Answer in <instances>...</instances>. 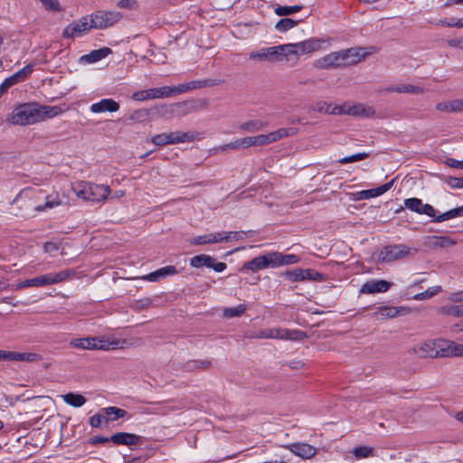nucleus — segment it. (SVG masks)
Returning a JSON list of instances; mask_svg holds the SVG:
<instances>
[{"mask_svg":"<svg viewBox=\"0 0 463 463\" xmlns=\"http://www.w3.org/2000/svg\"><path fill=\"white\" fill-rule=\"evenodd\" d=\"M62 112L59 106L24 103L14 109L7 120L13 125L27 126L52 118Z\"/></svg>","mask_w":463,"mask_h":463,"instance_id":"f257e3e1","label":"nucleus"},{"mask_svg":"<svg viewBox=\"0 0 463 463\" xmlns=\"http://www.w3.org/2000/svg\"><path fill=\"white\" fill-rule=\"evenodd\" d=\"M71 191L78 199L92 203H104L111 194L109 185L83 180L71 183Z\"/></svg>","mask_w":463,"mask_h":463,"instance_id":"f03ea898","label":"nucleus"},{"mask_svg":"<svg viewBox=\"0 0 463 463\" xmlns=\"http://www.w3.org/2000/svg\"><path fill=\"white\" fill-rule=\"evenodd\" d=\"M326 40L311 38L296 43H286L287 62L296 64L300 55L309 54L317 52L323 48Z\"/></svg>","mask_w":463,"mask_h":463,"instance_id":"7ed1b4c3","label":"nucleus"},{"mask_svg":"<svg viewBox=\"0 0 463 463\" xmlns=\"http://www.w3.org/2000/svg\"><path fill=\"white\" fill-rule=\"evenodd\" d=\"M245 237L244 232H210L197 235L189 240V243L194 246L208 245L221 243L230 241H241Z\"/></svg>","mask_w":463,"mask_h":463,"instance_id":"20e7f679","label":"nucleus"},{"mask_svg":"<svg viewBox=\"0 0 463 463\" xmlns=\"http://www.w3.org/2000/svg\"><path fill=\"white\" fill-rule=\"evenodd\" d=\"M417 251L405 244L388 245L379 250L377 259L380 262L389 263L412 257Z\"/></svg>","mask_w":463,"mask_h":463,"instance_id":"39448f33","label":"nucleus"},{"mask_svg":"<svg viewBox=\"0 0 463 463\" xmlns=\"http://www.w3.org/2000/svg\"><path fill=\"white\" fill-rule=\"evenodd\" d=\"M250 60L270 62H287L285 44L261 48L249 54Z\"/></svg>","mask_w":463,"mask_h":463,"instance_id":"423d86ee","label":"nucleus"},{"mask_svg":"<svg viewBox=\"0 0 463 463\" xmlns=\"http://www.w3.org/2000/svg\"><path fill=\"white\" fill-rule=\"evenodd\" d=\"M74 272L71 269H63L55 273H45L32 279L33 288L47 287L68 280Z\"/></svg>","mask_w":463,"mask_h":463,"instance_id":"0eeeda50","label":"nucleus"},{"mask_svg":"<svg viewBox=\"0 0 463 463\" xmlns=\"http://www.w3.org/2000/svg\"><path fill=\"white\" fill-rule=\"evenodd\" d=\"M91 28H94L90 16H83L68 24L63 30L66 38H79L85 35Z\"/></svg>","mask_w":463,"mask_h":463,"instance_id":"6e6552de","label":"nucleus"},{"mask_svg":"<svg viewBox=\"0 0 463 463\" xmlns=\"http://www.w3.org/2000/svg\"><path fill=\"white\" fill-rule=\"evenodd\" d=\"M191 139L192 136L189 133L175 131L155 135L149 140H146V142H150L155 146H162L165 145L184 143Z\"/></svg>","mask_w":463,"mask_h":463,"instance_id":"1a4fd4ad","label":"nucleus"},{"mask_svg":"<svg viewBox=\"0 0 463 463\" xmlns=\"http://www.w3.org/2000/svg\"><path fill=\"white\" fill-rule=\"evenodd\" d=\"M90 17L95 29H105L119 22L122 14L117 11H97Z\"/></svg>","mask_w":463,"mask_h":463,"instance_id":"9d476101","label":"nucleus"},{"mask_svg":"<svg viewBox=\"0 0 463 463\" xmlns=\"http://www.w3.org/2000/svg\"><path fill=\"white\" fill-rule=\"evenodd\" d=\"M296 133L293 128H279L269 134H261L253 137L254 146H261L276 142L283 137L292 136Z\"/></svg>","mask_w":463,"mask_h":463,"instance_id":"9b49d317","label":"nucleus"},{"mask_svg":"<svg viewBox=\"0 0 463 463\" xmlns=\"http://www.w3.org/2000/svg\"><path fill=\"white\" fill-rule=\"evenodd\" d=\"M171 86H164L160 88H153L145 90H138L132 94V99L137 101H144L147 99H163L171 97Z\"/></svg>","mask_w":463,"mask_h":463,"instance_id":"f8f14e48","label":"nucleus"},{"mask_svg":"<svg viewBox=\"0 0 463 463\" xmlns=\"http://www.w3.org/2000/svg\"><path fill=\"white\" fill-rule=\"evenodd\" d=\"M420 214H425L434 218V222H441L447 220L455 219L458 217H463V205L451 209L442 214L436 215V211L432 205L424 203Z\"/></svg>","mask_w":463,"mask_h":463,"instance_id":"ddd939ff","label":"nucleus"},{"mask_svg":"<svg viewBox=\"0 0 463 463\" xmlns=\"http://www.w3.org/2000/svg\"><path fill=\"white\" fill-rule=\"evenodd\" d=\"M190 265L195 269L207 267L213 269L216 272H222L227 267L226 263L217 262L213 257L206 254H200L193 257L190 260Z\"/></svg>","mask_w":463,"mask_h":463,"instance_id":"4468645a","label":"nucleus"},{"mask_svg":"<svg viewBox=\"0 0 463 463\" xmlns=\"http://www.w3.org/2000/svg\"><path fill=\"white\" fill-rule=\"evenodd\" d=\"M439 339H429L419 343L413 347V353L421 358L439 357Z\"/></svg>","mask_w":463,"mask_h":463,"instance_id":"2eb2a0df","label":"nucleus"},{"mask_svg":"<svg viewBox=\"0 0 463 463\" xmlns=\"http://www.w3.org/2000/svg\"><path fill=\"white\" fill-rule=\"evenodd\" d=\"M33 71V65L28 64L24 66L23 69L15 72L14 74L11 75L10 77L6 78L1 84H0V96L3 95L5 92L8 90L11 87L14 85L24 81L29 75L32 74Z\"/></svg>","mask_w":463,"mask_h":463,"instance_id":"dca6fc26","label":"nucleus"},{"mask_svg":"<svg viewBox=\"0 0 463 463\" xmlns=\"http://www.w3.org/2000/svg\"><path fill=\"white\" fill-rule=\"evenodd\" d=\"M439 357H463V344L439 338Z\"/></svg>","mask_w":463,"mask_h":463,"instance_id":"f3484780","label":"nucleus"},{"mask_svg":"<svg viewBox=\"0 0 463 463\" xmlns=\"http://www.w3.org/2000/svg\"><path fill=\"white\" fill-rule=\"evenodd\" d=\"M314 66L317 69L321 70L345 66L342 50L338 52H333L327 55H325L322 58L316 60L314 62Z\"/></svg>","mask_w":463,"mask_h":463,"instance_id":"a211bd4d","label":"nucleus"},{"mask_svg":"<svg viewBox=\"0 0 463 463\" xmlns=\"http://www.w3.org/2000/svg\"><path fill=\"white\" fill-rule=\"evenodd\" d=\"M394 181L395 179H392L379 187L353 193L351 194L350 198L354 201H362L378 197L389 191L392 187Z\"/></svg>","mask_w":463,"mask_h":463,"instance_id":"6ab92c4d","label":"nucleus"},{"mask_svg":"<svg viewBox=\"0 0 463 463\" xmlns=\"http://www.w3.org/2000/svg\"><path fill=\"white\" fill-rule=\"evenodd\" d=\"M268 268H275L273 252L256 257L251 260L247 261L244 263L242 269H248L255 272Z\"/></svg>","mask_w":463,"mask_h":463,"instance_id":"aec40b11","label":"nucleus"},{"mask_svg":"<svg viewBox=\"0 0 463 463\" xmlns=\"http://www.w3.org/2000/svg\"><path fill=\"white\" fill-rule=\"evenodd\" d=\"M284 447L294 455L304 459H309L313 458L317 451V448L304 442L290 443Z\"/></svg>","mask_w":463,"mask_h":463,"instance_id":"412c9836","label":"nucleus"},{"mask_svg":"<svg viewBox=\"0 0 463 463\" xmlns=\"http://www.w3.org/2000/svg\"><path fill=\"white\" fill-rule=\"evenodd\" d=\"M283 276L292 282L302 281L305 279L320 280L322 278V275L320 273L311 269H298L291 271H287L283 274Z\"/></svg>","mask_w":463,"mask_h":463,"instance_id":"4be33fe9","label":"nucleus"},{"mask_svg":"<svg viewBox=\"0 0 463 463\" xmlns=\"http://www.w3.org/2000/svg\"><path fill=\"white\" fill-rule=\"evenodd\" d=\"M345 66L356 64L364 61L370 52L362 47H353L342 50Z\"/></svg>","mask_w":463,"mask_h":463,"instance_id":"5701e85b","label":"nucleus"},{"mask_svg":"<svg viewBox=\"0 0 463 463\" xmlns=\"http://www.w3.org/2000/svg\"><path fill=\"white\" fill-rule=\"evenodd\" d=\"M95 341V350H116L118 348H124L127 341L125 339H118L114 337H93Z\"/></svg>","mask_w":463,"mask_h":463,"instance_id":"b1692460","label":"nucleus"},{"mask_svg":"<svg viewBox=\"0 0 463 463\" xmlns=\"http://www.w3.org/2000/svg\"><path fill=\"white\" fill-rule=\"evenodd\" d=\"M391 283L384 279H371L366 281L360 288L361 294L384 293L391 288Z\"/></svg>","mask_w":463,"mask_h":463,"instance_id":"393cba45","label":"nucleus"},{"mask_svg":"<svg viewBox=\"0 0 463 463\" xmlns=\"http://www.w3.org/2000/svg\"><path fill=\"white\" fill-rule=\"evenodd\" d=\"M37 360H39V355L34 353H20L0 350V361L34 362Z\"/></svg>","mask_w":463,"mask_h":463,"instance_id":"a878e982","label":"nucleus"},{"mask_svg":"<svg viewBox=\"0 0 463 463\" xmlns=\"http://www.w3.org/2000/svg\"><path fill=\"white\" fill-rule=\"evenodd\" d=\"M450 298L452 301L458 302L459 304L444 307L443 312L454 317H463V290L452 294Z\"/></svg>","mask_w":463,"mask_h":463,"instance_id":"bb28decb","label":"nucleus"},{"mask_svg":"<svg viewBox=\"0 0 463 463\" xmlns=\"http://www.w3.org/2000/svg\"><path fill=\"white\" fill-rule=\"evenodd\" d=\"M140 436L128 432H118L110 437V440L114 444L126 446L137 445L140 442Z\"/></svg>","mask_w":463,"mask_h":463,"instance_id":"cd10ccee","label":"nucleus"},{"mask_svg":"<svg viewBox=\"0 0 463 463\" xmlns=\"http://www.w3.org/2000/svg\"><path fill=\"white\" fill-rule=\"evenodd\" d=\"M119 109V104L112 99H103L90 107L92 113L116 112Z\"/></svg>","mask_w":463,"mask_h":463,"instance_id":"c85d7f7f","label":"nucleus"},{"mask_svg":"<svg viewBox=\"0 0 463 463\" xmlns=\"http://www.w3.org/2000/svg\"><path fill=\"white\" fill-rule=\"evenodd\" d=\"M112 52L109 47H103L98 50H94L88 54H84L80 57V62L84 64H91L101 61Z\"/></svg>","mask_w":463,"mask_h":463,"instance_id":"c756f323","label":"nucleus"},{"mask_svg":"<svg viewBox=\"0 0 463 463\" xmlns=\"http://www.w3.org/2000/svg\"><path fill=\"white\" fill-rule=\"evenodd\" d=\"M424 246L434 250L439 248H447L455 244L454 241L446 236H427L424 239Z\"/></svg>","mask_w":463,"mask_h":463,"instance_id":"7c9ffc66","label":"nucleus"},{"mask_svg":"<svg viewBox=\"0 0 463 463\" xmlns=\"http://www.w3.org/2000/svg\"><path fill=\"white\" fill-rule=\"evenodd\" d=\"M410 313V308L406 307H381L377 314L382 318H392L399 316H404Z\"/></svg>","mask_w":463,"mask_h":463,"instance_id":"2f4dec72","label":"nucleus"},{"mask_svg":"<svg viewBox=\"0 0 463 463\" xmlns=\"http://www.w3.org/2000/svg\"><path fill=\"white\" fill-rule=\"evenodd\" d=\"M250 146H254L253 137H245L241 138H238L231 143L221 146L218 150L225 151L228 149L238 150L244 149Z\"/></svg>","mask_w":463,"mask_h":463,"instance_id":"473e14b6","label":"nucleus"},{"mask_svg":"<svg viewBox=\"0 0 463 463\" xmlns=\"http://www.w3.org/2000/svg\"><path fill=\"white\" fill-rule=\"evenodd\" d=\"M177 273V269L175 266H165L156 271H153L144 277L142 279L148 281H157L162 278H165L167 276H172Z\"/></svg>","mask_w":463,"mask_h":463,"instance_id":"72a5a7b5","label":"nucleus"},{"mask_svg":"<svg viewBox=\"0 0 463 463\" xmlns=\"http://www.w3.org/2000/svg\"><path fill=\"white\" fill-rule=\"evenodd\" d=\"M273 260L275 268L286 265L296 264L300 259L295 254H283L279 251H273Z\"/></svg>","mask_w":463,"mask_h":463,"instance_id":"f704fd0d","label":"nucleus"},{"mask_svg":"<svg viewBox=\"0 0 463 463\" xmlns=\"http://www.w3.org/2000/svg\"><path fill=\"white\" fill-rule=\"evenodd\" d=\"M64 202L61 198V196L57 193H52L51 194L45 195V203L43 204H38L35 206L34 210L38 212H43L48 209H52L54 207L60 206L63 204Z\"/></svg>","mask_w":463,"mask_h":463,"instance_id":"c9c22d12","label":"nucleus"},{"mask_svg":"<svg viewBox=\"0 0 463 463\" xmlns=\"http://www.w3.org/2000/svg\"><path fill=\"white\" fill-rule=\"evenodd\" d=\"M374 109L363 103H351L350 116L362 117V118H372L374 116Z\"/></svg>","mask_w":463,"mask_h":463,"instance_id":"e433bc0d","label":"nucleus"},{"mask_svg":"<svg viewBox=\"0 0 463 463\" xmlns=\"http://www.w3.org/2000/svg\"><path fill=\"white\" fill-rule=\"evenodd\" d=\"M387 92L420 94L424 91L423 88L412 84H396L385 89Z\"/></svg>","mask_w":463,"mask_h":463,"instance_id":"4c0bfd02","label":"nucleus"},{"mask_svg":"<svg viewBox=\"0 0 463 463\" xmlns=\"http://www.w3.org/2000/svg\"><path fill=\"white\" fill-rule=\"evenodd\" d=\"M307 337V334L299 329H288L280 327V340L300 341Z\"/></svg>","mask_w":463,"mask_h":463,"instance_id":"58836bf2","label":"nucleus"},{"mask_svg":"<svg viewBox=\"0 0 463 463\" xmlns=\"http://www.w3.org/2000/svg\"><path fill=\"white\" fill-rule=\"evenodd\" d=\"M61 398L66 404L75 408H80L86 402V398L83 395L75 392H68Z\"/></svg>","mask_w":463,"mask_h":463,"instance_id":"ea45409f","label":"nucleus"},{"mask_svg":"<svg viewBox=\"0 0 463 463\" xmlns=\"http://www.w3.org/2000/svg\"><path fill=\"white\" fill-rule=\"evenodd\" d=\"M95 341L93 337L75 338L71 341L70 345L78 349L95 350Z\"/></svg>","mask_w":463,"mask_h":463,"instance_id":"a19ab883","label":"nucleus"},{"mask_svg":"<svg viewBox=\"0 0 463 463\" xmlns=\"http://www.w3.org/2000/svg\"><path fill=\"white\" fill-rule=\"evenodd\" d=\"M102 411L106 414L107 418L109 419V421L124 418L128 415L127 411L115 406L102 408Z\"/></svg>","mask_w":463,"mask_h":463,"instance_id":"79ce46f5","label":"nucleus"},{"mask_svg":"<svg viewBox=\"0 0 463 463\" xmlns=\"http://www.w3.org/2000/svg\"><path fill=\"white\" fill-rule=\"evenodd\" d=\"M201 87H202V84L199 81H191L189 83L180 84L178 86H173V87H171V90H172L171 95L175 96V95L182 94V93H184L189 90H195V89L201 88Z\"/></svg>","mask_w":463,"mask_h":463,"instance_id":"37998d69","label":"nucleus"},{"mask_svg":"<svg viewBox=\"0 0 463 463\" xmlns=\"http://www.w3.org/2000/svg\"><path fill=\"white\" fill-rule=\"evenodd\" d=\"M436 109L446 113L460 112L458 99L449 102H439L436 105Z\"/></svg>","mask_w":463,"mask_h":463,"instance_id":"c03bdc74","label":"nucleus"},{"mask_svg":"<svg viewBox=\"0 0 463 463\" xmlns=\"http://www.w3.org/2000/svg\"><path fill=\"white\" fill-rule=\"evenodd\" d=\"M246 309V305L240 304L237 307L224 308L222 311V315L226 318L239 317L244 314Z\"/></svg>","mask_w":463,"mask_h":463,"instance_id":"a18cd8bd","label":"nucleus"},{"mask_svg":"<svg viewBox=\"0 0 463 463\" xmlns=\"http://www.w3.org/2000/svg\"><path fill=\"white\" fill-rule=\"evenodd\" d=\"M256 337L261 339L280 340V327L261 329L257 333Z\"/></svg>","mask_w":463,"mask_h":463,"instance_id":"49530a36","label":"nucleus"},{"mask_svg":"<svg viewBox=\"0 0 463 463\" xmlns=\"http://www.w3.org/2000/svg\"><path fill=\"white\" fill-rule=\"evenodd\" d=\"M265 128V123L260 120H250L241 124L240 129L253 133L260 131Z\"/></svg>","mask_w":463,"mask_h":463,"instance_id":"de8ad7c7","label":"nucleus"},{"mask_svg":"<svg viewBox=\"0 0 463 463\" xmlns=\"http://www.w3.org/2000/svg\"><path fill=\"white\" fill-rule=\"evenodd\" d=\"M90 425L93 428H100L103 425H108L109 422V419L107 418L106 414L102 411V409L99 412L94 414L90 418Z\"/></svg>","mask_w":463,"mask_h":463,"instance_id":"09e8293b","label":"nucleus"},{"mask_svg":"<svg viewBox=\"0 0 463 463\" xmlns=\"http://www.w3.org/2000/svg\"><path fill=\"white\" fill-rule=\"evenodd\" d=\"M353 453L357 459L366 458L375 455L374 449L368 446L357 447L354 449Z\"/></svg>","mask_w":463,"mask_h":463,"instance_id":"8fccbe9b","label":"nucleus"},{"mask_svg":"<svg viewBox=\"0 0 463 463\" xmlns=\"http://www.w3.org/2000/svg\"><path fill=\"white\" fill-rule=\"evenodd\" d=\"M423 204L424 203H422V201L420 199L414 198V197L408 198L404 201V206L417 213H420Z\"/></svg>","mask_w":463,"mask_h":463,"instance_id":"3c124183","label":"nucleus"},{"mask_svg":"<svg viewBox=\"0 0 463 463\" xmlns=\"http://www.w3.org/2000/svg\"><path fill=\"white\" fill-rule=\"evenodd\" d=\"M302 9L301 5H291V6H281L279 5L275 8V14L279 16H286L297 12H299Z\"/></svg>","mask_w":463,"mask_h":463,"instance_id":"603ef678","label":"nucleus"},{"mask_svg":"<svg viewBox=\"0 0 463 463\" xmlns=\"http://www.w3.org/2000/svg\"><path fill=\"white\" fill-rule=\"evenodd\" d=\"M298 24V22L290 18H282L276 24V29L279 32H286Z\"/></svg>","mask_w":463,"mask_h":463,"instance_id":"864d4df0","label":"nucleus"},{"mask_svg":"<svg viewBox=\"0 0 463 463\" xmlns=\"http://www.w3.org/2000/svg\"><path fill=\"white\" fill-rule=\"evenodd\" d=\"M441 288L439 286L432 287L425 290L424 292L416 294L413 298L415 300H423L428 299L433 296H435L437 293L440 291Z\"/></svg>","mask_w":463,"mask_h":463,"instance_id":"5fc2aeb1","label":"nucleus"},{"mask_svg":"<svg viewBox=\"0 0 463 463\" xmlns=\"http://www.w3.org/2000/svg\"><path fill=\"white\" fill-rule=\"evenodd\" d=\"M351 102H345L341 105H334L333 115H350Z\"/></svg>","mask_w":463,"mask_h":463,"instance_id":"6e6d98bb","label":"nucleus"},{"mask_svg":"<svg viewBox=\"0 0 463 463\" xmlns=\"http://www.w3.org/2000/svg\"><path fill=\"white\" fill-rule=\"evenodd\" d=\"M366 157H368V154H366V153H357V154L352 155L350 156L343 157V158L339 159L338 162L341 165H345V164H348V163H354V162H358V161L364 160Z\"/></svg>","mask_w":463,"mask_h":463,"instance_id":"4d7b16f0","label":"nucleus"},{"mask_svg":"<svg viewBox=\"0 0 463 463\" xmlns=\"http://www.w3.org/2000/svg\"><path fill=\"white\" fill-rule=\"evenodd\" d=\"M437 24L439 25H442V26H447V27H453V28H460V18H445V19H440Z\"/></svg>","mask_w":463,"mask_h":463,"instance_id":"13d9d810","label":"nucleus"},{"mask_svg":"<svg viewBox=\"0 0 463 463\" xmlns=\"http://www.w3.org/2000/svg\"><path fill=\"white\" fill-rule=\"evenodd\" d=\"M158 407L155 409L154 412L156 414L166 415L170 411L179 410L181 407H171L166 405L165 402L157 403Z\"/></svg>","mask_w":463,"mask_h":463,"instance_id":"bf43d9fd","label":"nucleus"},{"mask_svg":"<svg viewBox=\"0 0 463 463\" xmlns=\"http://www.w3.org/2000/svg\"><path fill=\"white\" fill-rule=\"evenodd\" d=\"M46 10L49 11H59L60 10V4L58 0H39Z\"/></svg>","mask_w":463,"mask_h":463,"instance_id":"052dcab7","label":"nucleus"},{"mask_svg":"<svg viewBox=\"0 0 463 463\" xmlns=\"http://www.w3.org/2000/svg\"><path fill=\"white\" fill-rule=\"evenodd\" d=\"M333 107L334 104L322 101L317 104L316 109L320 113L332 114Z\"/></svg>","mask_w":463,"mask_h":463,"instance_id":"680f3d73","label":"nucleus"},{"mask_svg":"<svg viewBox=\"0 0 463 463\" xmlns=\"http://www.w3.org/2000/svg\"><path fill=\"white\" fill-rule=\"evenodd\" d=\"M117 6L122 9H134L137 7V1L136 0H119L117 3Z\"/></svg>","mask_w":463,"mask_h":463,"instance_id":"e2e57ef3","label":"nucleus"},{"mask_svg":"<svg viewBox=\"0 0 463 463\" xmlns=\"http://www.w3.org/2000/svg\"><path fill=\"white\" fill-rule=\"evenodd\" d=\"M448 184L452 188H463V177H452Z\"/></svg>","mask_w":463,"mask_h":463,"instance_id":"0e129e2a","label":"nucleus"},{"mask_svg":"<svg viewBox=\"0 0 463 463\" xmlns=\"http://www.w3.org/2000/svg\"><path fill=\"white\" fill-rule=\"evenodd\" d=\"M13 288L15 290H20V289H23V288H33L32 279H25L24 281H20V282H18L16 284H14Z\"/></svg>","mask_w":463,"mask_h":463,"instance_id":"69168bd1","label":"nucleus"},{"mask_svg":"<svg viewBox=\"0 0 463 463\" xmlns=\"http://www.w3.org/2000/svg\"><path fill=\"white\" fill-rule=\"evenodd\" d=\"M110 440V438L103 437V436H94L90 440L89 443L90 445H97L101 443H107Z\"/></svg>","mask_w":463,"mask_h":463,"instance_id":"338daca9","label":"nucleus"},{"mask_svg":"<svg viewBox=\"0 0 463 463\" xmlns=\"http://www.w3.org/2000/svg\"><path fill=\"white\" fill-rule=\"evenodd\" d=\"M58 249H59V246L55 242L48 241L43 244V250L46 253H52L53 251H56Z\"/></svg>","mask_w":463,"mask_h":463,"instance_id":"774afa93","label":"nucleus"}]
</instances>
